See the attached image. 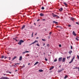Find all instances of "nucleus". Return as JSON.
Returning <instances> with one entry per match:
<instances>
[{"instance_id":"34","label":"nucleus","mask_w":79,"mask_h":79,"mask_svg":"<svg viewBox=\"0 0 79 79\" xmlns=\"http://www.w3.org/2000/svg\"><path fill=\"white\" fill-rule=\"evenodd\" d=\"M23 67H25V65L24 64H23V66H22V68H23Z\"/></svg>"},{"instance_id":"25","label":"nucleus","mask_w":79,"mask_h":79,"mask_svg":"<svg viewBox=\"0 0 79 79\" xmlns=\"http://www.w3.org/2000/svg\"><path fill=\"white\" fill-rule=\"evenodd\" d=\"M71 57V56H67V59H69V58H70Z\"/></svg>"},{"instance_id":"38","label":"nucleus","mask_w":79,"mask_h":79,"mask_svg":"<svg viewBox=\"0 0 79 79\" xmlns=\"http://www.w3.org/2000/svg\"><path fill=\"white\" fill-rule=\"evenodd\" d=\"M29 52L28 51H26L25 52L26 53H29Z\"/></svg>"},{"instance_id":"54","label":"nucleus","mask_w":79,"mask_h":79,"mask_svg":"<svg viewBox=\"0 0 79 79\" xmlns=\"http://www.w3.org/2000/svg\"><path fill=\"white\" fill-rule=\"evenodd\" d=\"M37 35V33H35V35Z\"/></svg>"},{"instance_id":"46","label":"nucleus","mask_w":79,"mask_h":79,"mask_svg":"<svg viewBox=\"0 0 79 79\" xmlns=\"http://www.w3.org/2000/svg\"><path fill=\"white\" fill-rule=\"evenodd\" d=\"M31 35H32V37H33V32L32 33V34Z\"/></svg>"},{"instance_id":"3","label":"nucleus","mask_w":79,"mask_h":79,"mask_svg":"<svg viewBox=\"0 0 79 79\" xmlns=\"http://www.w3.org/2000/svg\"><path fill=\"white\" fill-rule=\"evenodd\" d=\"M0 79H9L7 77H3L0 78Z\"/></svg>"},{"instance_id":"20","label":"nucleus","mask_w":79,"mask_h":79,"mask_svg":"<svg viewBox=\"0 0 79 79\" xmlns=\"http://www.w3.org/2000/svg\"><path fill=\"white\" fill-rule=\"evenodd\" d=\"M75 58V56L74 55L73 56V57L72 60L73 61V60H74V59Z\"/></svg>"},{"instance_id":"2","label":"nucleus","mask_w":79,"mask_h":79,"mask_svg":"<svg viewBox=\"0 0 79 79\" xmlns=\"http://www.w3.org/2000/svg\"><path fill=\"white\" fill-rule=\"evenodd\" d=\"M24 41L23 40H20L19 43H18V44L19 45H21L22 43H23V42H24Z\"/></svg>"},{"instance_id":"14","label":"nucleus","mask_w":79,"mask_h":79,"mask_svg":"<svg viewBox=\"0 0 79 79\" xmlns=\"http://www.w3.org/2000/svg\"><path fill=\"white\" fill-rule=\"evenodd\" d=\"M38 63H39V62H38V61L36 62H35V63L34 64V66H35V65H36V64H38Z\"/></svg>"},{"instance_id":"30","label":"nucleus","mask_w":79,"mask_h":79,"mask_svg":"<svg viewBox=\"0 0 79 79\" xmlns=\"http://www.w3.org/2000/svg\"><path fill=\"white\" fill-rule=\"evenodd\" d=\"M41 9H42V10H44V7H42L41 8Z\"/></svg>"},{"instance_id":"39","label":"nucleus","mask_w":79,"mask_h":79,"mask_svg":"<svg viewBox=\"0 0 79 79\" xmlns=\"http://www.w3.org/2000/svg\"><path fill=\"white\" fill-rule=\"evenodd\" d=\"M45 61H48V60H47V58H45Z\"/></svg>"},{"instance_id":"32","label":"nucleus","mask_w":79,"mask_h":79,"mask_svg":"<svg viewBox=\"0 0 79 79\" xmlns=\"http://www.w3.org/2000/svg\"><path fill=\"white\" fill-rule=\"evenodd\" d=\"M36 45H37V46H38V47H40V46L38 44H36Z\"/></svg>"},{"instance_id":"16","label":"nucleus","mask_w":79,"mask_h":79,"mask_svg":"<svg viewBox=\"0 0 79 79\" xmlns=\"http://www.w3.org/2000/svg\"><path fill=\"white\" fill-rule=\"evenodd\" d=\"M22 60V56H20L19 57V61H21Z\"/></svg>"},{"instance_id":"4","label":"nucleus","mask_w":79,"mask_h":79,"mask_svg":"<svg viewBox=\"0 0 79 79\" xmlns=\"http://www.w3.org/2000/svg\"><path fill=\"white\" fill-rule=\"evenodd\" d=\"M36 42H37V43H38V41H37V40H35L34 42H33V43H32L31 45H32V44H35V43H36Z\"/></svg>"},{"instance_id":"41","label":"nucleus","mask_w":79,"mask_h":79,"mask_svg":"<svg viewBox=\"0 0 79 79\" xmlns=\"http://www.w3.org/2000/svg\"><path fill=\"white\" fill-rule=\"evenodd\" d=\"M47 46H48V47H50V44H47Z\"/></svg>"},{"instance_id":"9","label":"nucleus","mask_w":79,"mask_h":79,"mask_svg":"<svg viewBox=\"0 0 79 79\" xmlns=\"http://www.w3.org/2000/svg\"><path fill=\"white\" fill-rule=\"evenodd\" d=\"M54 68V66H52V67L49 68V70H52V69H53Z\"/></svg>"},{"instance_id":"63","label":"nucleus","mask_w":79,"mask_h":79,"mask_svg":"<svg viewBox=\"0 0 79 79\" xmlns=\"http://www.w3.org/2000/svg\"><path fill=\"white\" fill-rule=\"evenodd\" d=\"M10 66V67H11V66H12L11 65Z\"/></svg>"},{"instance_id":"8","label":"nucleus","mask_w":79,"mask_h":79,"mask_svg":"<svg viewBox=\"0 0 79 79\" xmlns=\"http://www.w3.org/2000/svg\"><path fill=\"white\" fill-rule=\"evenodd\" d=\"M63 69H61L60 70H59L58 71V73H60V72H61V71H63Z\"/></svg>"},{"instance_id":"7","label":"nucleus","mask_w":79,"mask_h":79,"mask_svg":"<svg viewBox=\"0 0 79 79\" xmlns=\"http://www.w3.org/2000/svg\"><path fill=\"white\" fill-rule=\"evenodd\" d=\"M73 35H74L75 36H76V34L74 31H73Z\"/></svg>"},{"instance_id":"50","label":"nucleus","mask_w":79,"mask_h":79,"mask_svg":"<svg viewBox=\"0 0 79 79\" xmlns=\"http://www.w3.org/2000/svg\"><path fill=\"white\" fill-rule=\"evenodd\" d=\"M42 21H45V19H43Z\"/></svg>"},{"instance_id":"31","label":"nucleus","mask_w":79,"mask_h":79,"mask_svg":"<svg viewBox=\"0 0 79 79\" xmlns=\"http://www.w3.org/2000/svg\"><path fill=\"white\" fill-rule=\"evenodd\" d=\"M75 39H76V40H77V41H78V40H79V39H78V38H76Z\"/></svg>"},{"instance_id":"28","label":"nucleus","mask_w":79,"mask_h":79,"mask_svg":"<svg viewBox=\"0 0 79 79\" xmlns=\"http://www.w3.org/2000/svg\"><path fill=\"white\" fill-rule=\"evenodd\" d=\"M42 40L43 41H46V40H45V39H42Z\"/></svg>"},{"instance_id":"53","label":"nucleus","mask_w":79,"mask_h":79,"mask_svg":"<svg viewBox=\"0 0 79 79\" xmlns=\"http://www.w3.org/2000/svg\"><path fill=\"white\" fill-rule=\"evenodd\" d=\"M36 39H39V37H37L36 38Z\"/></svg>"},{"instance_id":"51","label":"nucleus","mask_w":79,"mask_h":79,"mask_svg":"<svg viewBox=\"0 0 79 79\" xmlns=\"http://www.w3.org/2000/svg\"><path fill=\"white\" fill-rule=\"evenodd\" d=\"M51 33H52V32H51L49 33V34H50V35H51Z\"/></svg>"},{"instance_id":"44","label":"nucleus","mask_w":79,"mask_h":79,"mask_svg":"<svg viewBox=\"0 0 79 79\" xmlns=\"http://www.w3.org/2000/svg\"><path fill=\"white\" fill-rule=\"evenodd\" d=\"M9 60H10V59L11 58V57H9Z\"/></svg>"},{"instance_id":"22","label":"nucleus","mask_w":79,"mask_h":79,"mask_svg":"<svg viewBox=\"0 0 79 79\" xmlns=\"http://www.w3.org/2000/svg\"><path fill=\"white\" fill-rule=\"evenodd\" d=\"M56 27H59V28H60V29H61V28H62L60 26H56Z\"/></svg>"},{"instance_id":"47","label":"nucleus","mask_w":79,"mask_h":79,"mask_svg":"<svg viewBox=\"0 0 79 79\" xmlns=\"http://www.w3.org/2000/svg\"><path fill=\"white\" fill-rule=\"evenodd\" d=\"M68 26H69V27H71V25H69Z\"/></svg>"},{"instance_id":"52","label":"nucleus","mask_w":79,"mask_h":79,"mask_svg":"<svg viewBox=\"0 0 79 79\" xmlns=\"http://www.w3.org/2000/svg\"><path fill=\"white\" fill-rule=\"evenodd\" d=\"M26 53V52H23V54H24V53Z\"/></svg>"},{"instance_id":"29","label":"nucleus","mask_w":79,"mask_h":79,"mask_svg":"<svg viewBox=\"0 0 79 79\" xmlns=\"http://www.w3.org/2000/svg\"><path fill=\"white\" fill-rule=\"evenodd\" d=\"M57 61V59H56L55 60H54V62H56V61Z\"/></svg>"},{"instance_id":"17","label":"nucleus","mask_w":79,"mask_h":79,"mask_svg":"<svg viewBox=\"0 0 79 79\" xmlns=\"http://www.w3.org/2000/svg\"><path fill=\"white\" fill-rule=\"evenodd\" d=\"M15 58H16V56H15L14 57V58H12V61H13L15 59Z\"/></svg>"},{"instance_id":"1","label":"nucleus","mask_w":79,"mask_h":79,"mask_svg":"<svg viewBox=\"0 0 79 79\" xmlns=\"http://www.w3.org/2000/svg\"><path fill=\"white\" fill-rule=\"evenodd\" d=\"M52 16L54 17V18H55V17H56L57 18H60V17L58 16L57 15H55L54 13H52Z\"/></svg>"},{"instance_id":"19","label":"nucleus","mask_w":79,"mask_h":79,"mask_svg":"<svg viewBox=\"0 0 79 79\" xmlns=\"http://www.w3.org/2000/svg\"><path fill=\"white\" fill-rule=\"evenodd\" d=\"M69 53L70 55H71V53H73V51H70L69 52Z\"/></svg>"},{"instance_id":"26","label":"nucleus","mask_w":79,"mask_h":79,"mask_svg":"<svg viewBox=\"0 0 79 79\" xmlns=\"http://www.w3.org/2000/svg\"><path fill=\"white\" fill-rule=\"evenodd\" d=\"M3 58H4V56H2L1 57V58L2 59H3Z\"/></svg>"},{"instance_id":"61","label":"nucleus","mask_w":79,"mask_h":79,"mask_svg":"<svg viewBox=\"0 0 79 79\" xmlns=\"http://www.w3.org/2000/svg\"><path fill=\"white\" fill-rule=\"evenodd\" d=\"M5 75H6V74H4V76H5Z\"/></svg>"},{"instance_id":"36","label":"nucleus","mask_w":79,"mask_h":79,"mask_svg":"<svg viewBox=\"0 0 79 79\" xmlns=\"http://www.w3.org/2000/svg\"><path fill=\"white\" fill-rule=\"evenodd\" d=\"M76 24H78V25H79V23H78V22H76Z\"/></svg>"},{"instance_id":"11","label":"nucleus","mask_w":79,"mask_h":79,"mask_svg":"<svg viewBox=\"0 0 79 79\" xmlns=\"http://www.w3.org/2000/svg\"><path fill=\"white\" fill-rule=\"evenodd\" d=\"M40 16H44V14L43 13H40Z\"/></svg>"},{"instance_id":"37","label":"nucleus","mask_w":79,"mask_h":79,"mask_svg":"<svg viewBox=\"0 0 79 79\" xmlns=\"http://www.w3.org/2000/svg\"><path fill=\"white\" fill-rule=\"evenodd\" d=\"M7 58V57H6V56H4V59H6V58Z\"/></svg>"},{"instance_id":"10","label":"nucleus","mask_w":79,"mask_h":79,"mask_svg":"<svg viewBox=\"0 0 79 79\" xmlns=\"http://www.w3.org/2000/svg\"><path fill=\"white\" fill-rule=\"evenodd\" d=\"M62 60V57H60L59 58V61H61Z\"/></svg>"},{"instance_id":"40","label":"nucleus","mask_w":79,"mask_h":79,"mask_svg":"<svg viewBox=\"0 0 79 79\" xmlns=\"http://www.w3.org/2000/svg\"><path fill=\"white\" fill-rule=\"evenodd\" d=\"M27 56H29V54H27Z\"/></svg>"},{"instance_id":"15","label":"nucleus","mask_w":79,"mask_h":79,"mask_svg":"<svg viewBox=\"0 0 79 79\" xmlns=\"http://www.w3.org/2000/svg\"><path fill=\"white\" fill-rule=\"evenodd\" d=\"M25 27H26V26H25V25H23V26L21 28V29H24Z\"/></svg>"},{"instance_id":"23","label":"nucleus","mask_w":79,"mask_h":79,"mask_svg":"<svg viewBox=\"0 0 79 79\" xmlns=\"http://www.w3.org/2000/svg\"><path fill=\"white\" fill-rule=\"evenodd\" d=\"M73 60H71V61L69 62V64H70V63H72V62H73Z\"/></svg>"},{"instance_id":"56","label":"nucleus","mask_w":79,"mask_h":79,"mask_svg":"<svg viewBox=\"0 0 79 79\" xmlns=\"http://www.w3.org/2000/svg\"><path fill=\"white\" fill-rule=\"evenodd\" d=\"M34 24H35V26H36V25L35 24V23H34Z\"/></svg>"},{"instance_id":"62","label":"nucleus","mask_w":79,"mask_h":79,"mask_svg":"<svg viewBox=\"0 0 79 79\" xmlns=\"http://www.w3.org/2000/svg\"><path fill=\"white\" fill-rule=\"evenodd\" d=\"M32 26H31V28H32Z\"/></svg>"},{"instance_id":"33","label":"nucleus","mask_w":79,"mask_h":79,"mask_svg":"<svg viewBox=\"0 0 79 79\" xmlns=\"http://www.w3.org/2000/svg\"><path fill=\"white\" fill-rule=\"evenodd\" d=\"M59 47H61V44H59Z\"/></svg>"},{"instance_id":"42","label":"nucleus","mask_w":79,"mask_h":79,"mask_svg":"<svg viewBox=\"0 0 79 79\" xmlns=\"http://www.w3.org/2000/svg\"><path fill=\"white\" fill-rule=\"evenodd\" d=\"M71 49H73V47L72 46H71Z\"/></svg>"},{"instance_id":"55","label":"nucleus","mask_w":79,"mask_h":79,"mask_svg":"<svg viewBox=\"0 0 79 79\" xmlns=\"http://www.w3.org/2000/svg\"><path fill=\"white\" fill-rule=\"evenodd\" d=\"M6 73H8V71H6Z\"/></svg>"},{"instance_id":"21","label":"nucleus","mask_w":79,"mask_h":79,"mask_svg":"<svg viewBox=\"0 0 79 79\" xmlns=\"http://www.w3.org/2000/svg\"><path fill=\"white\" fill-rule=\"evenodd\" d=\"M53 23H55V24H58V22H56L55 21H53Z\"/></svg>"},{"instance_id":"57","label":"nucleus","mask_w":79,"mask_h":79,"mask_svg":"<svg viewBox=\"0 0 79 79\" xmlns=\"http://www.w3.org/2000/svg\"><path fill=\"white\" fill-rule=\"evenodd\" d=\"M15 40L17 42V40H16V39H15Z\"/></svg>"},{"instance_id":"5","label":"nucleus","mask_w":79,"mask_h":79,"mask_svg":"<svg viewBox=\"0 0 79 79\" xmlns=\"http://www.w3.org/2000/svg\"><path fill=\"white\" fill-rule=\"evenodd\" d=\"M66 60V58H62V62H65Z\"/></svg>"},{"instance_id":"45","label":"nucleus","mask_w":79,"mask_h":79,"mask_svg":"<svg viewBox=\"0 0 79 79\" xmlns=\"http://www.w3.org/2000/svg\"><path fill=\"white\" fill-rule=\"evenodd\" d=\"M9 73H10V74H11V72H8Z\"/></svg>"},{"instance_id":"27","label":"nucleus","mask_w":79,"mask_h":79,"mask_svg":"<svg viewBox=\"0 0 79 79\" xmlns=\"http://www.w3.org/2000/svg\"><path fill=\"white\" fill-rule=\"evenodd\" d=\"M67 77H68V76H65L64 77V79H66Z\"/></svg>"},{"instance_id":"6","label":"nucleus","mask_w":79,"mask_h":79,"mask_svg":"<svg viewBox=\"0 0 79 79\" xmlns=\"http://www.w3.org/2000/svg\"><path fill=\"white\" fill-rule=\"evenodd\" d=\"M64 4L65 5L66 7H68V4H66V2H64Z\"/></svg>"},{"instance_id":"58","label":"nucleus","mask_w":79,"mask_h":79,"mask_svg":"<svg viewBox=\"0 0 79 79\" xmlns=\"http://www.w3.org/2000/svg\"><path fill=\"white\" fill-rule=\"evenodd\" d=\"M19 64V63H17V64Z\"/></svg>"},{"instance_id":"43","label":"nucleus","mask_w":79,"mask_h":79,"mask_svg":"<svg viewBox=\"0 0 79 79\" xmlns=\"http://www.w3.org/2000/svg\"><path fill=\"white\" fill-rule=\"evenodd\" d=\"M40 21V19H39L37 20V21Z\"/></svg>"},{"instance_id":"24","label":"nucleus","mask_w":79,"mask_h":79,"mask_svg":"<svg viewBox=\"0 0 79 79\" xmlns=\"http://www.w3.org/2000/svg\"><path fill=\"white\" fill-rule=\"evenodd\" d=\"M73 60H71V61L69 62V64H70V63H72V62H73Z\"/></svg>"},{"instance_id":"18","label":"nucleus","mask_w":79,"mask_h":79,"mask_svg":"<svg viewBox=\"0 0 79 79\" xmlns=\"http://www.w3.org/2000/svg\"><path fill=\"white\" fill-rule=\"evenodd\" d=\"M63 10V9L62 8H60V9H59V11H62Z\"/></svg>"},{"instance_id":"60","label":"nucleus","mask_w":79,"mask_h":79,"mask_svg":"<svg viewBox=\"0 0 79 79\" xmlns=\"http://www.w3.org/2000/svg\"><path fill=\"white\" fill-rule=\"evenodd\" d=\"M29 64H30V63H28V65H29Z\"/></svg>"},{"instance_id":"12","label":"nucleus","mask_w":79,"mask_h":79,"mask_svg":"<svg viewBox=\"0 0 79 79\" xmlns=\"http://www.w3.org/2000/svg\"><path fill=\"white\" fill-rule=\"evenodd\" d=\"M39 72H43L44 71V70L42 69H39Z\"/></svg>"},{"instance_id":"49","label":"nucleus","mask_w":79,"mask_h":79,"mask_svg":"<svg viewBox=\"0 0 79 79\" xmlns=\"http://www.w3.org/2000/svg\"><path fill=\"white\" fill-rule=\"evenodd\" d=\"M79 38V37L77 36L76 38H77V39H78Z\"/></svg>"},{"instance_id":"35","label":"nucleus","mask_w":79,"mask_h":79,"mask_svg":"<svg viewBox=\"0 0 79 79\" xmlns=\"http://www.w3.org/2000/svg\"><path fill=\"white\" fill-rule=\"evenodd\" d=\"M77 58L78 59H79V56L77 55Z\"/></svg>"},{"instance_id":"48","label":"nucleus","mask_w":79,"mask_h":79,"mask_svg":"<svg viewBox=\"0 0 79 79\" xmlns=\"http://www.w3.org/2000/svg\"><path fill=\"white\" fill-rule=\"evenodd\" d=\"M45 45V43L43 44V46H44V45Z\"/></svg>"},{"instance_id":"13","label":"nucleus","mask_w":79,"mask_h":79,"mask_svg":"<svg viewBox=\"0 0 79 79\" xmlns=\"http://www.w3.org/2000/svg\"><path fill=\"white\" fill-rule=\"evenodd\" d=\"M70 19H71V20H72V21H74V18L73 17H71Z\"/></svg>"},{"instance_id":"59","label":"nucleus","mask_w":79,"mask_h":79,"mask_svg":"<svg viewBox=\"0 0 79 79\" xmlns=\"http://www.w3.org/2000/svg\"><path fill=\"white\" fill-rule=\"evenodd\" d=\"M14 40H15L16 39L15 38H13Z\"/></svg>"},{"instance_id":"64","label":"nucleus","mask_w":79,"mask_h":79,"mask_svg":"<svg viewBox=\"0 0 79 79\" xmlns=\"http://www.w3.org/2000/svg\"><path fill=\"white\" fill-rule=\"evenodd\" d=\"M45 31H47V30H45Z\"/></svg>"}]
</instances>
